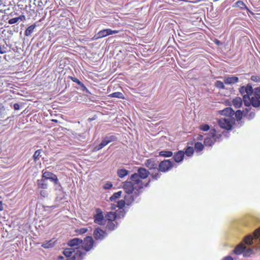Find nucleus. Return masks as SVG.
<instances>
[{
  "instance_id": "1a4fd4ad",
  "label": "nucleus",
  "mask_w": 260,
  "mask_h": 260,
  "mask_svg": "<svg viewBox=\"0 0 260 260\" xmlns=\"http://www.w3.org/2000/svg\"><path fill=\"white\" fill-rule=\"evenodd\" d=\"M94 221L100 225L106 223L105 217H104L102 211L99 209L96 210V214L94 215Z\"/></svg>"
},
{
  "instance_id": "2eb2a0df",
  "label": "nucleus",
  "mask_w": 260,
  "mask_h": 260,
  "mask_svg": "<svg viewBox=\"0 0 260 260\" xmlns=\"http://www.w3.org/2000/svg\"><path fill=\"white\" fill-rule=\"evenodd\" d=\"M184 156V152L183 151H179L178 152L175 153L173 156V158L175 162H181Z\"/></svg>"
},
{
  "instance_id": "7c9ffc66",
  "label": "nucleus",
  "mask_w": 260,
  "mask_h": 260,
  "mask_svg": "<svg viewBox=\"0 0 260 260\" xmlns=\"http://www.w3.org/2000/svg\"><path fill=\"white\" fill-rule=\"evenodd\" d=\"M122 193V191H119L117 192H115L114 193L110 198V201H114L115 200L117 199H118L121 196V194Z\"/></svg>"
},
{
  "instance_id": "2f4dec72",
  "label": "nucleus",
  "mask_w": 260,
  "mask_h": 260,
  "mask_svg": "<svg viewBox=\"0 0 260 260\" xmlns=\"http://www.w3.org/2000/svg\"><path fill=\"white\" fill-rule=\"evenodd\" d=\"M235 5L237 7H238L241 9H248L246 5L241 1H237Z\"/></svg>"
},
{
  "instance_id": "4d7b16f0",
  "label": "nucleus",
  "mask_w": 260,
  "mask_h": 260,
  "mask_svg": "<svg viewBox=\"0 0 260 260\" xmlns=\"http://www.w3.org/2000/svg\"><path fill=\"white\" fill-rule=\"evenodd\" d=\"M228 132H225V131H224L222 132V135L225 136V137H228Z\"/></svg>"
},
{
  "instance_id": "c85d7f7f",
  "label": "nucleus",
  "mask_w": 260,
  "mask_h": 260,
  "mask_svg": "<svg viewBox=\"0 0 260 260\" xmlns=\"http://www.w3.org/2000/svg\"><path fill=\"white\" fill-rule=\"evenodd\" d=\"M104 139L106 141L108 144L110 142L115 141L117 140V138L116 137V136L113 135L106 136L104 138Z\"/></svg>"
},
{
  "instance_id": "bb28decb",
  "label": "nucleus",
  "mask_w": 260,
  "mask_h": 260,
  "mask_svg": "<svg viewBox=\"0 0 260 260\" xmlns=\"http://www.w3.org/2000/svg\"><path fill=\"white\" fill-rule=\"evenodd\" d=\"M128 171L125 169H120L117 171L118 176L120 178H123L128 174Z\"/></svg>"
},
{
  "instance_id": "4c0bfd02",
  "label": "nucleus",
  "mask_w": 260,
  "mask_h": 260,
  "mask_svg": "<svg viewBox=\"0 0 260 260\" xmlns=\"http://www.w3.org/2000/svg\"><path fill=\"white\" fill-rule=\"evenodd\" d=\"M97 35L98 36V38H103V37H105L107 36L106 30L103 29V30H100L98 33Z\"/></svg>"
},
{
  "instance_id": "f03ea898",
  "label": "nucleus",
  "mask_w": 260,
  "mask_h": 260,
  "mask_svg": "<svg viewBox=\"0 0 260 260\" xmlns=\"http://www.w3.org/2000/svg\"><path fill=\"white\" fill-rule=\"evenodd\" d=\"M244 242L247 245L254 244L252 248H247L244 244H240L234 250L236 254L243 253L245 257H249L254 253V249H260V228L256 230L253 236H247L244 239Z\"/></svg>"
},
{
  "instance_id": "4be33fe9",
  "label": "nucleus",
  "mask_w": 260,
  "mask_h": 260,
  "mask_svg": "<svg viewBox=\"0 0 260 260\" xmlns=\"http://www.w3.org/2000/svg\"><path fill=\"white\" fill-rule=\"evenodd\" d=\"M54 174L49 171L43 170L42 171V178L46 181Z\"/></svg>"
},
{
  "instance_id": "393cba45",
  "label": "nucleus",
  "mask_w": 260,
  "mask_h": 260,
  "mask_svg": "<svg viewBox=\"0 0 260 260\" xmlns=\"http://www.w3.org/2000/svg\"><path fill=\"white\" fill-rule=\"evenodd\" d=\"M54 245V242L52 241V240H50L48 242H44L42 243V247L44 248H49L53 247Z\"/></svg>"
},
{
  "instance_id": "20e7f679",
  "label": "nucleus",
  "mask_w": 260,
  "mask_h": 260,
  "mask_svg": "<svg viewBox=\"0 0 260 260\" xmlns=\"http://www.w3.org/2000/svg\"><path fill=\"white\" fill-rule=\"evenodd\" d=\"M82 243V240L79 238H76L70 240L68 243V245L70 247L64 249L63 254L65 256H71L73 254H76V252L79 250V252L81 253V256H84L85 252L81 250L83 247H81V245H79Z\"/></svg>"
},
{
  "instance_id": "6ab92c4d",
  "label": "nucleus",
  "mask_w": 260,
  "mask_h": 260,
  "mask_svg": "<svg viewBox=\"0 0 260 260\" xmlns=\"http://www.w3.org/2000/svg\"><path fill=\"white\" fill-rule=\"evenodd\" d=\"M233 104L236 108H240L242 104V100L240 97H236L233 100Z\"/></svg>"
},
{
  "instance_id": "864d4df0",
  "label": "nucleus",
  "mask_w": 260,
  "mask_h": 260,
  "mask_svg": "<svg viewBox=\"0 0 260 260\" xmlns=\"http://www.w3.org/2000/svg\"><path fill=\"white\" fill-rule=\"evenodd\" d=\"M222 260H233L231 256H227L225 257Z\"/></svg>"
},
{
  "instance_id": "a211bd4d",
  "label": "nucleus",
  "mask_w": 260,
  "mask_h": 260,
  "mask_svg": "<svg viewBox=\"0 0 260 260\" xmlns=\"http://www.w3.org/2000/svg\"><path fill=\"white\" fill-rule=\"evenodd\" d=\"M220 114L222 115L226 116V117L232 116L234 115V111L230 107H228L223 110L220 111Z\"/></svg>"
},
{
  "instance_id": "0e129e2a",
  "label": "nucleus",
  "mask_w": 260,
  "mask_h": 260,
  "mask_svg": "<svg viewBox=\"0 0 260 260\" xmlns=\"http://www.w3.org/2000/svg\"><path fill=\"white\" fill-rule=\"evenodd\" d=\"M245 110L246 111H248V109L247 108Z\"/></svg>"
},
{
  "instance_id": "a18cd8bd",
  "label": "nucleus",
  "mask_w": 260,
  "mask_h": 260,
  "mask_svg": "<svg viewBox=\"0 0 260 260\" xmlns=\"http://www.w3.org/2000/svg\"><path fill=\"white\" fill-rule=\"evenodd\" d=\"M245 116L249 120H250L254 118L255 116V113L253 112H250L249 113H247L246 114V115L245 114Z\"/></svg>"
},
{
  "instance_id": "de8ad7c7",
  "label": "nucleus",
  "mask_w": 260,
  "mask_h": 260,
  "mask_svg": "<svg viewBox=\"0 0 260 260\" xmlns=\"http://www.w3.org/2000/svg\"><path fill=\"white\" fill-rule=\"evenodd\" d=\"M112 186L113 185L111 182H107L104 185V188L105 189H109L111 188Z\"/></svg>"
},
{
  "instance_id": "a878e982",
  "label": "nucleus",
  "mask_w": 260,
  "mask_h": 260,
  "mask_svg": "<svg viewBox=\"0 0 260 260\" xmlns=\"http://www.w3.org/2000/svg\"><path fill=\"white\" fill-rule=\"evenodd\" d=\"M184 154L188 157H190L192 155L194 152V149L192 147H187L185 149Z\"/></svg>"
},
{
  "instance_id": "cd10ccee",
  "label": "nucleus",
  "mask_w": 260,
  "mask_h": 260,
  "mask_svg": "<svg viewBox=\"0 0 260 260\" xmlns=\"http://www.w3.org/2000/svg\"><path fill=\"white\" fill-rule=\"evenodd\" d=\"M204 145L201 142H197L194 145V148L197 152H200L204 149Z\"/></svg>"
},
{
  "instance_id": "5fc2aeb1",
  "label": "nucleus",
  "mask_w": 260,
  "mask_h": 260,
  "mask_svg": "<svg viewBox=\"0 0 260 260\" xmlns=\"http://www.w3.org/2000/svg\"><path fill=\"white\" fill-rule=\"evenodd\" d=\"M80 233L84 234V233H86L87 231V230L86 229L83 228V229H81L80 230Z\"/></svg>"
},
{
  "instance_id": "bf43d9fd",
  "label": "nucleus",
  "mask_w": 260,
  "mask_h": 260,
  "mask_svg": "<svg viewBox=\"0 0 260 260\" xmlns=\"http://www.w3.org/2000/svg\"><path fill=\"white\" fill-rule=\"evenodd\" d=\"M215 43H216V44H217V45H219V43H220V41H218V40H216V41H215Z\"/></svg>"
},
{
  "instance_id": "09e8293b",
  "label": "nucleus",
  "mask_w": 260,
  "mask_h": 260,
  "mask_svg": "<svg viewBox=\"0 0 260 260\" xmlns=\"http://www.w3.org/2000/svg\"><path fill=\"white\" fill-rule=\"evenodd\" d=\"M70 78L74 82L77 83L78 85L81 84V82L77 78L73 77H70Z\"/></svg>"
},
{
  "instance_id": "4468645a",
  "label": "nucleus",
  "mask_w": 260,
  "mask_h": 260,
  "mask_svg": "<svg viewBox=\"0 0 260 260\" xmlns=\"http://www.w3.org/2000/svg\"><path fill=\"white\" fill-rule=\"evenodd\" d=\"M149 174H151L152 177L154 179H157L160 177V173L159 172H160L159 170V168L158 169L157 167L154 168H152L149 170Z\"/></svg>"
},
{
  "instance_id": "aec40b11",
  "label": "nucleus",
  "mask_w": 260,
  "mask_h": 260,
  "mask_svg": "<svg viewBox=\"0 0 260 260\" xmlns=\"http://www.w3.org/2000/svg\"><path fill=\"white\" fill-rule=\"evenodd\" d=\"M8 52V45L6 43L0 42V54H4Z\"/></svg>"
},
{
  "instance_id": "9b49d317",
  "label": "nucleus",
  "mask_w": 260,
  "mask_h": 260,
  "mask_svg": "<svg viewBox=\"0 0 260 260\" xmlns=\"http://www.w3.org/2000/svg\"><path fill=\"white\" fill-rule=\"evenodd\" d=\"M54 190L56 191V194L57 195L56 199H61V197H59V196H61L63 195L64 191L63 190V188L62 187L60 183L58 182H56V183L54 184Z\"/></svg>"
},
{
  "instance_id": "052dcab7",
  "label": "nucleus",
  "mask_w": 260,
  "mask_h": 260,
  "mask_svg": "<svg viewBox=\"0 0 260 260\" xmlns=\"http://www.w3.org/2000/svg\"><path fill=\"white\" fill-rule=\"evenodd\" d=\"M149 182H150V181H149L148 182L146 183L145 184V186H146V187L148 186L149 185Z\"/></svg>"
},
{
  "instance_id": "f704fd0d",
  "label": "nucleus",
  "mask_w": 260,
  "mask_h": 260,
  "mask_svg": "<svg viewBox=\"0 0 260 260\" xmlns=\"http://www.w3.org/2000/svg\"><path fill=\"white\" fill-rule=\"evenodd\" d=\"M234 115L238 121L241 120L242 117V113L241 110H237L236 112H234Z\"/></svg>"
},
{
  "instance_id": "c756f323",
  "label": "nucleus",
  "mask_w": 260,
  "mask_h": 260,
  "mask_svg": "<svg viewBox=\"0 0 260 260\" xmlns=\"http://www.w3.org/2000/svg\"><path fill=\"white\" fill-rule=\"evenodd\" d=\"M159 155L164 157H171L173 155V152L170 151H161L159 153Z\"/></svg>"
},
{
  "instance_id": "423d86ee",
  "label": "nucleus",
  "mask_w": 260,
  "mask_h": 260,
  "mask_svg": "<svg viewBox=\"0 0 260 260\" xmlns=\"http://www.w3.org/2000/svg\"><path fill=\"white\" fill-rule=\"evenodd\" d=\"M235 122V119L230 116L220 118L218 123L220 127L226 130L231 129L232 125Z\"/></svg>"
},
{
  "instance_id": "a19ab883",
  "label": "nucleus",
  "mask_w": 260,
  "mask_h": 260,
  "mask_svg": "<svg viewBox=\"0 0 260 260\" xmlns=\"http://www.w3.org/2000/svg\"><path fill=\"white\" fill-rule=\"evenodd\" d=\"M106 30L107 32V36L115 34L118 32V30H113L111 29H106Z\"/></svg>"
},
{
  "instance_id": "3c124183",
  "label": "nucleus",
  "mask_w": 260,
  "mask_h": 260,
  "mask_svg": "<svg viewBox=\"0 0 260 260\" xmlns=\"http://www.w3.org/2000/svg\"><path fill=\"white\" fill-rule=\"evenodd\" d=\"M101 149H102V148L101 147V146H100V145L99 144L98 145H96V146L94 147V151H98L100 150Z\"/></svg>"
},
{
  "instance_id": "473e14b6",
  "label": "nucleus",
  "mask_w": 260,
  "mask_h": 260,
  "mask_svg": "<svg viewBox=\"0 0 260 260\" xmlns=\"http://www.w3.org/2000/svg\"><path fill=\"white\" fill-rule=\"evenodd\" d=\"M215 86L219 89H225V86L224 83L221 81H216L215 83Z\"/></svg>"
},
{
  "instance_id": "dca6fc26",
  "label": "nucleus",
  "mask_w": 260,
  "mask_h": 260,
  "mask_svg": "<svg viewBox=\"0 0 260 260\" xmlns=\"http://www.w3.org/2000/svg\"><path fill=\"white\" fill-rule=\"evenodd\" d=\"M157 162L158 161L154 160V159H148L145 161V165L150 170L152 168H154V167L156 168L158 167Z\"/></svg>"
},
{
  "instance_id": "412c9836",
  "label": "nucleus",
  "mask_w": 260,
  "mask_h": 260,
  "mask_svg": "<svg viewBox=\"0 0 260 260\" xmlns=\"http://www.w3.org/2000/svg\"><path fill=\"white\" fill-rule=\"evenodd\" d=\"M114 221H107L106 228L110 231L114 230L117 225V223H114Z\"/></svg>"
},
{
  "instance_id": "e2e57ef3",
  "label": "nucleus",
  "mask_w": 260,
  "mask_h": 260,
  "mask_svg": "<svg viewBox=\"0 0 260 260\" xmlns=\"http://www.w3.org/2000/svg\"><path fill=\"white\" fill-rule=\"evenodd\" d=\"M21 19H20L21 20H22V18H24V15H21Z\"/></svg>"
},
{
  "instance_id": "58836bf2",
  "label": "nucleus",
  "mask_w": 260,
  "mask_h": 260,
  "mask_svg": "<svg viewBox=\"0 0 260 260\" xmlns=\"http://www.w3.org/2000/svg\"><path fill=\"white\" fill-rule=\"evenodd\" d=\"M48 180H50L53 182L54 184L56 183V182H58V179L57 176L55 174H53L52 175Z\"/></svg>"
},
{
  "instance_id": "6e6d98bb",
  "label": "nucleus",
  "mask_w": 260,
  "mask_h": 260,
  "mask_svg": "<svg viewBox=\"0 0 260 260\" xmlns=\"http://www.w3.org/2000/svg\"><path fill=\"white\" fill-rule=\"evenodd\" d=\"M203 139V136L202 135H200L199 136H198L197 139L198 140H202Z\"/></svg>"
},
{
  "instance_id": "e433bc0d",
  "label": "nucleus",
  "mask_w": 260,
  "mask_h": 260,
  "mask_svg": "<svg viewBox=\"0 0 260 260\" xmlns=\"http://www.w3.org/2000/svg\"><path fill=\"white\" fill-rule=\"evenodd\" d=\"M5 108L3 104L0 103V118H4L5 117Z\"/></svg>"
},
{
  "instance_id": "8fccbe9b",
  "label": "nucleus",
  "mask_w": 260,
  "mask_h": 260,
  "mask_svg": "<svg viewBox=\"0 0 260 260\" xmlns=\"http://www.w3.org/2000/svg\"><path fill=\"white\" fill-rule=\"evenodd\" d=\"M100 145V146H101V147L103 148V147H104L105 146H106L107 145H108V143H107L106 141L105 140V139L104 138L102 142H101L100 144H99Z\"/></svg>"
},
{
  "instance_id": "680f3d73",
  "label": "nucleus",
  "mask_w": 260,
  "mask_h": 260,
  "mask_svg": "<svg viewBox=\"0 0 260 260\" xmlns=\"http://www.w3.org/2000/svg\"><path fill=\"white\" fill-rule=\"evenodd\" d=\"M52 121L54 122H57V121H58L56 119H52Z\"/></svg>"
},
{
  "instance_id": "37998d69",
  "label": "nucleus",
  "mask_w": 260,
  "mask_h": 260,
  "mask_svg": "<svg viewBox=\"0 0 260 260\" xmlns=\"http://www.w3.org/2000/svg\"><path fill=\"white\" fill-rule=\"evenodd\" d=\"M251 80L255 82H260V76L257 75H253L251 77Z\"/></svg>"
},
{
  "instance_id": "603ef678",
  "label": "nucleus",
  "mask_w": 260,
  "mask_h": 260,
  "mask_svg": "<svg viewBox=\"0 0 260 260\" xmlns=\"http://www.w3.org/2000/svg\"><path fill=\"white\" fill-rule=\"evenodd\" d=\"M20 108V106H19V105L18 104H15L14 105V109L15 110H19Z\"/></svg>"
},
{
  "instance_id": "0eeeda50",
  "label": "nucleus",
  "mask_w": 260,
  "mask_h": 260,
  "mask_svg": "<svg viewBox=\"0 0 260 260\" xmlns=\"http://www.w3.org/2000/svg\"><path fill=\"white\" fill-rule=\"evenodd\" d=\"M93 245V240L91 237H86L84 239V241L81 244V247H83V249H81V250L83 252H85V254L87 251H89Z\"/></svg>"
},
{
  "instance_id": "ea45409f",
  "label": "nucleus",
  "mask_w": 260,
  "mask_h": 260,
  "mask_svg": "<svg viewBox=\"0 0 260 260\" xmlns=\"http://www.w3.org/2000/svg\"><path fill=\"white\" fill-rule=\"evenodd\" d=\"M46 2V1H45V3H43L42 0H35V4L38 6V7L40 8L44 6Z\"/></svg>"
},
{
  "instance_id": "f3484780",
  "label": "nucleus",
  "mask_w": 260,
  "mask_h": 260,
  "mask_svg": "<svg viewBox=\"0 0 260 260\" xmlns=\"http://www.w3.org/2000/svg\"><path fill=\"white\" fill-rule=\"evenodd\" d=\"M117 214L114 212H107L105 215L106 222L107 221H115L117 218Z\"/></svg>"
},
{
  "instance_id": "c9c22d12",
  "label": "nucleus",
  "mask_w": 260,
  "mask_h": 260,
  "mask_svg": "<svg viewBox=\"0 0 260 260\" xmlns=\"http://www.w3.org/2000/svg\"><path fill=\"white\" fill-rule=\"evenodd\" d=\"M21 16H19L18 17H15L13 18H11L8 20V23L9 24H13L17 23L20 19H21Z\"/></svg>"
},
{
  "instance_id": "f257e3e1",
  "label": "nucleus",
  "mask_w": 260,
  "mask_h": 260,
  "mask_svg": "<svg viewBox=\"0 0 260 260\" xmlns=\"http://www.w3.org/2000/svg\"><path fill=\"white\" fill-rule=\"evenodd\" d=\"M149 172L146 169L140 168L138 173L132 174L127 181L123 183V188L126 193L124 200L118 201L114 207L112 208L115 209V207L122 209L125 205H131L135 200L140 195L143 188V183L141 179L146 178Z\"/></svg>"
},
{
  "instance_id": "5701e85b",
  "label": "nucleus",
  "mask_w": 260,
  "mask_h": 260,
  "mask_svg": "<svg viewBox=\"0 0 260 260\" xmlns=\"http://www.w3.org/2000/svg\"><path fill=\"white\" fill-rule=\"evenodd\" d=\"M36 25L35 24L31 25L27 27L25 31V35L26 36H29L31 33L34 31V29L36 28Z\"/></svg>"
},
{
  "instance_id": "6e6552de",
  "label": "nucleus",
  "mask_w": 260,
  "mask_h": 260,
  "mask_svg": "<svg viewBox=\"0 0 260 260\" xmlns=\"http://www.w3.org/2000/svg\"><path fill=\"white\" fill-rule=\"evenodd\" d=\"M173 166V163L170 159L161 161L158 165L159 170L162 172H166L169 171Z\"/></svg>"
},
{
  "instance_id": "b1692460",
  "label": "nucleus",
  "mask_w": 260,
  "mask_h": 260,
  "mask_svg": "<svg viewBox=\"0 0 260 260\" xmlns=\"http://www.w3.org/2000/svg\"><path fill=\"white\" fill-rule=\"evenodd\" d=\"M109 96L110 98H116L121 99H124L123 93L120 92H113V93L109 94Z\"/></svg>"
},
{
  "instance_id": "13d9d810",
  "label": "nucleus",
  "mask_w": 260,
  "mask_h": 260,
  "mask_svg": "<svg viewBox=\"0 0 260 260\" xmlns=\"http://www.w3.org/2000/svg\"><path fill=\"white\" fill-rule=\"evenodd\" d=\"M2 206V202H0V210H1V211L3 210Z\"/></svg>"
},
{
  "instance_id": "39448f33",
  "label": "nucleus",
  "mask_w": 260,
  "mask_h": 260,
  "mask_svg": "<svg viewBox=\"0 0 260 260\" xmlns=\"http://www.w3.org/2000/svg\"><path fill=\"white\" fill-rule=\"evenodd\" d=\"M222 134H216L215 129H212L208 134L204 140V144L205 146H211L214 144L216 141L221 140Z\"/></svg>"
},
{
  "instance_id": "7ed1b4c3",
  "label": "nucleus",
  "mask_w": 260,
  "mask_h": 260,
  "mask_svg": "<svg viewBox=\"0 0 260 260\" xmlns=\"http://www.w3.org/2000/svg\"><path fill=\"white\" fill-rule=\"evenodd\" d=\"M239 92L243 96L244 104L247 107L252 105L254 107L260 106V86L254 89L250 84L241 86Z\"/></svg>"
},
{
  "instance_id": "72a5a7b5",
  "label": "nucleus",
  "mask_w": 260,
  "mask_h": 260,
  "mask_svg": "<svg viewBox=\"0 0 260 260\" xmlns=\"http://www.w3.org/2000/svg\"><path fill=\"white\" fill-rule=\"evenodd\" d=\"M41 150L38 149L36 150L33 155V158L34 159L35 161H37L38 159L40 158L41 156Z\"/></svg>"
},
{
  "instance_id": "49530a36",
  "label": "nucleus",
  "mask_w": 260,
  "mask_h": 260,
  "mask_svg": "<svg viewBox=\"0 0 260 260\" xmlns=\"http://www.w3.org/2000/svg\"><path fill=\"white\" fill-rule=\"evenodd\" d=\"M200 128L201 130L206 132L209 129L210 126L208 124H204V125H202L200 126Z\"/></svg>"
},
{
  "instance_id": "79ce46f5",
  "label": "nucleus",
  "mask_w": 260,
  "mask_h": 260,
  "mask_svg": "<svg viewBox=\"0 0 260 260\" xmlns=\"http://www.w3.org/2000/svg\"><path fill=\"white\" fill-rule=\"evenodd\" d=\"M40 194L43 198L47 197L48 192L46 189H42L40 191Z\"/></svg>"
},
{
  "instance_id": "ddd939ff",
  "label": "nucleus",
  "mask_w": 260,
  "mask_h": 260,
  "mask_svg": "<svg viewBox=\"0 0 260 260\" xmlns=\"http://www.w3.org/2000/svg\"><path fill=\"white\" fill-rule=\"evenodd\" d=\"M37 186L39 189H47L48 187L47 181L43 179H38L37 180Z\"/></svg>"
},
{
  "instance_id": "9d476101",
  "label": "nucleus",
  "mask_w": 260,
  "mask_h": 260,
  "mask_svg": "<svg viewBox=\"0 0 260 260\" xmlns=\"http://www.w3.org/2000/svg\"><path fill=\"white\" fill-rule=\"evenodd\" d=\"M106 235V233L99 228H96L93 232L94 238L97 240H103Z\"/></svg>"
},
{
  "instance_id": "c03bdc74",
  "label": "nucleus",
  "mask_w": 260,
  "mask_h": 260,
  "mask_svg": "<svg viewBox=\"0 0 260 260\" xmlns=\"http://www.w3.org/2000/svg\"><path fill=\"white\" fill-rule=\"evenodd\" d=\"M80 86V89L84 92L90 93L89 90L85 87V86L81 82V84L79 85Z\"/></svg>"
},
{
  "instance_id": "f8f14e48",
  "label": "nucleus",
  "mask_w": 260,
  "mask_h": 260,
  "mask_svg": "<svg viewBox=\"0 0 260 260\" xmlns=\"http://www.w3.org/2000/svg\"><path fill=\"white\" fill-rule=\"evenodd\" d=\"M223 81L225 84L232 85L237 83L239 81V78L236 76L228 77L224 78Z\"/></svg>"
}]
</instances>
